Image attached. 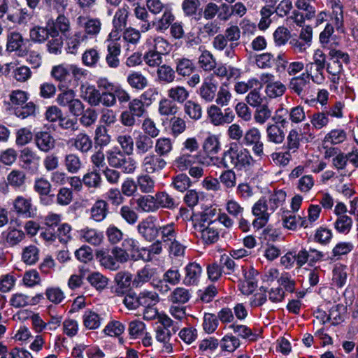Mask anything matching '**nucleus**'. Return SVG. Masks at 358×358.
Here are the masks:
<instances>
[{
	"label": "nucleus",
	"instance_id": "obj_1",
	"mask_svg": "<svg viewBox=\"0 0 358 358\" xmlns=\"http://www.w3.org/2000/svg\"><path fill=\"white\" fill-rule=\"evenodd\" d=\"M212 161L214 160L210 157ZM216 162L213 164L218 167L224 169H232L237 171H246L251 169L256 160L252 156L250 152L241 147L237 143L232 142L225 146L220 157H215Z\"/></svg>",
	"mask_w": 358,
	"mask_h": 358
},
{
	"label": "nucleus",
	"instance_id": "obj_2",
	"mask_svg": "<svg viewBox=\"0 0 358 358\" xmlns=\"http://www.w3.org/2000/svg\"><path fill=\"white\" fill-rule=\"evenodd\" d=\"M106 156L109 166L120 169L125 174H133L137 169V162L135 159L119 148L108 150Z\"/></svg>",
	"mask_w": 358,
	"mask_h": 358
},
{
	"label": "nucleus",
	"instance_id": "obj_3",
	"mask_svg": "<svg viewBox=\"0 0 358 358\" xmlns=\"http://www.w3.org/2000/svg\"><path fill=\"white\" fill-rule=\"evenodd\" d=\"M207 116L210 122L214 126L229 124L233 122L235 117L231 108H225L222 112L217 104H212L207 108Z\"/></svg>",
	"mask_w": 358,
	"mask_h": 358
},
{
	"label": "nucleus",
	"instance_id": "obj_4",
	"mask_svg": "<svg viewBox=\"0 0 358 358\" xmlns=\"http://www.w3.org/2000/svg\"><path fill=\"white\" fill-rule=\"evenodd\" d=\"M13 208L15 214L22 218H33L36 215L37 208L29 196H16L13 201Z\"/></svg>",
	"mask_w": 358,
	"mask_h": 358
},
{
	"label": "nucleus",
	"instance_id": "obj_5",
	"mask_svg": "<svg viewBox=\"0 0 358 358\" xmlns=\"http://www.w3.org/2000/svg\"><path fill=\"white\" fill-rule=\"evenodd\" d=\"M166 161L155 152H150L143 156L141 162L142 170L148 174L159 173L165 169Z\"/></svg>",
	"mask_w": 358,
	"mask_h": 358
},
{
	"label": "nucleus",
	"instance_id": "obj_6",
	"mask_svg": "<svg viewBox=\"0 0 358 358\" xmlns=\"http://www.w3.org/2000/svg\"><path fill=\"white\" fill-rule=\"evenodd\" d=\"M22 35L17 31H11L7 34L6 50L9 52H15L20 57L27 55L28 49Z\"/></svg>",
	"mask_w": 358,
	"mask_h": 358
},
{
	"label": "nucleus",
	"instance_id": "obj_7",
	"mask_svg": "<svg viewBox=\"0 0 358 358\" xmlns=\"http://www.w3.org/2000/svg\"><path fill=\"white\" fill-rule=\"evenodd\" d=\"M129 13L130 7L127 3H123V5L115 11L112 21L113 29L109 34L110 38L116 37L119 31H122V29L126 27Z\"/></svg>",
	"mask_w": 358,
	"mask_h": 358
},
{
	"label": "nucleus",
	"instance_id": "obj_8",
	"mask_svg": "<svg viewBox=\"0 0 358 358\" xmlns=\"http://www.w3.org/2000/svg\"><path fill=\"white\" fill-rule=\"evenodd\" d=\"M47 26L52 33V38L59 36V34L66 36L71 31L70 20L64 14H59L55 20L49 19Z\"/></svg>",
	"mask_w": 358,
	"mask_h": 358
},
{
	"label": "nucleus",
	"instance_id": "obj_9",
	"mask_svg": "<svg viewBox=\"0 0 358 358\" xmlns=\"http://www.w3.org/2000/svg\"><path fill=\"white\" fill-rule=\"evenodd\" d=\"M310 80L309 76L306 75L305 73L297 76H294L289 79L287 85L288 89L292 93L302 98L308 90L310 84Z\"/></svg>",
	"mask_w": 358,
	"mask_h": 358
},
{
	"label": "nucleus",
	"instance_id": "obj_10",
	"mask_svg": "<svg viewBox=\"0 0 358 358\" xmlns=\"http://www.w3.org/2000/svg\"><path fill=\"white\" fill-rule=\"evenodd\" d=\"M34 140L36 148L43 152L48 153L55 148L56 141L49 131L36 132Z\"/></svg>",
	"mask_w": 358,
	"mask_h": 358
},
{
	"label": "nucleus",
	"instance_id": "obj_11",
	"mask_svg": "<svg viewBox=\"0 0 358 358\" xmlns=\"http://www.w3.org/2000/svg\"><path fill=\"white\" fill-rule=\"evenodd\" d=\"M137 229L141 236L146 241H152L159 235V227L151 218H146L139 222Z\"/></svg>",
	"mask_w": 358,
	"mask_h": 358
},
{
	"label": "nucleus",
	"instance_id": "obj_12",
	"mask_svg": "<svg viewBox=\"0 0 358 358\" xmlns=\"http://www.w3.org/2000/svg\"><path fill=\"white\" fill-rule=\"evenodd\" d=\"M156 274L157 268L148 264L145 265L136 272V274L132 281L133 287L138 288L141 287L144 284L148 282H151L155 279Z\"/></svg>",
	"mask_w": 358,
	"mask_h": 358
},
{
	"label": "nucleus",
	"instance_id": "obj_13",
	"mask_svg": "<svg viewBox=\"0 0 358 358\" xmlns=\"http://www.w3.org/2000/svg\"><path fill=\"white\" fill-rule=\"evenodd\" d=\"M34 189L40 195L41 201L43 204L48 205L51 203L54 194H50L52 185L48 180L43 178L36 179Z\"/></svg>",
	"mask_w": 358,
	"mask_h": 358
},
{
	"label": "nucleus",
	"instance_id": "obj_14",
	"mask_svg": "<svg viewBox=\"0 0 358 358\" xmlns=\"http://www.w3.org/2000/svg\"><path fill=\"white\" fill-rule=\"evenodd\" d=\"M181 7L185 17L196 22L201 20L202 4L201 0H183Z\"/></svg>",
	"mask_w": 358,
	"mask_h": 358
},
{
	"label": "nucleus",
	"instance_id": "obj_15",
	"mask_svg": "<svg viewBox=\"0 0 358 358\" xmlns=\"http://www.w3.org/2000/svg\"><path fill=\"white\" fill-rule=\"evenodd\" d=\"M106 50V62L107 65L111 69L117 68L120 64L119 59L121 53L120 44L116 41H109Z\"/></svg>",
	"mask_w": 358,
	"mask_h": 358
},
{
	"label": "nucleus",
	"instance_id": "obj_16",
	"mask_svg": "<svg viewBox=\"0 0 358 358\" xmlns=\"http://www.w3.org/2000/svg\"><path fill=\"white\" fill-rule=\"evenodd\" d=\"M195 230L199 233L200 238L204 244H213L219 240L220 231L218 230L217 224L208 225L207 227L199 226V228Z\"/></svg>",
	"mask_w": 358,
	"mask_h": 358
},
{
	"label": "nucleus",
	"instance_id": "obj_17",
	"mask_svg": "<svg viewBox=\"0 0 358 358\" xmlns=\"http://www.w3.org/2000/svg\"><path fill=\"white\" fill-rule=\"evenodd\" d=\"M78 238L83 242H87L92 245H99L103 238V234L97 229L86 227L78 231Z\"/></svg>",
	"mask_w": 358,
	"mask_h": 358
},
{
	"label": "nucleus",
	"instance_id": "obj_18",
	"mask_svg": "<svg viewBox=\"0 0 358 358\" xmlns=\"http://www.w3.org/2000/svg\"><path fill=\"white\" fill-rule=\"evenodd\" d=\"M185 272L183 284L187 286L195 285L199 282L202 274V268L199 264L191 262L185 266Z\"/></svg>",
	"mask_w": 358,
	"mask_h": 358
},
{
	"label": "nucleus",
	"instance_id": "obj_19",
	"mask_svg": "<svg viewBox=\"0 0 358 358\" xmlns=\"http://www.w3.org/2000/svg\"><path fill=\"white\" fill-rule=\"evenodd\" d=\"M201 55L198 58V65L205 72H210L216 67V59L214 55L203 46H199Z\"/></svg>",
	"mask_w": 358,
	"mask_h": 358
},
{
	"label": "nucleus",
	"instance_id": "obj_20",
	"mask_svg": "<svg viewBox=\"0 0 358 358\" xmlns=\"http://www.w3.org/2000/svg\"><path fill=\"white\" fill-rule=\"evenodd\" d=\"M80 97L86 101L90 106H99L100 91L94 85L86 83L80 87Z\"/></svg>",
	"mask_w": 358,
	"mask_h": 358
},
{
	"label": "nucleus",
	"instance_id": "obj_21",
	"mask_svg": "<svg viewBox=\"0 0 358 358\" xmlns=\"http://www.w3.org/2000/svg\"><path fill=\"white\" fill-rule=\"evenodd\" d=\"M71 146L79 152L86 154L92 148L93 142L86 133H79L69 141Z\"/></svg>",
	"mask_w": 358,
	"mask_h": 358
},
{
	"label": "nucleus",
	"instance_id": "obj_22",
	"mask_svg": "<svg viewBox=\"0 0 358 358\" xmlns=\"http://www.w3.org/2000/svg\"><path fill=\"white\" fill-rule=\"evenodd\" d=\"M50 75L55 81L64 87V85L71 81L70 64L64 63L52 66Z\"/></svg>",
	"mask_w": 358,
	"mask_h": 358
},
{
	"label": "nucleus",
	"instance_id": "obj_23",
	"mask_svg": "<svg viewBox=\"0 0 358 358\" xmlns=\"http://www.w3.org/2000/svg\"><path fill=\"white\" fill-rule=\"evenodd\" d=\"M5 243L8 247H15L26 238L25 233L15 227H9L6 231L2 233Z\"/></svg>",
	"mask_w": 358,
	"mask_h": 358
},
{
	"label": "nucleus",
	"instance_id": "obj_24",
	"mask_svg": "<svg viewBox=\"0 0 358 358\" xmlns=\"http://www.w3.org/2000/svg\"><path fill=\"white\" fill-rule=\"evenodd\" d=\"M108 214V203L103 200L98 199L90 208V218L95 222L103 221Z\"/></svg>",
	"mask_w": 358,
	"mask_h": 358
},
{
	"label": "nucleus",
	"instance_id": "obj_25",
	"mask_svg": "<svg viewBox=\"0 0 358 358\" xmlns=\"http://www.w3.org/2000/svg\"><path fill=\"white\" fill-rule=\"evenodd\" d=\"M81 61L88 68H96L101 62V54L96 48H88L82 54Z\"/></svg>",
	"mask_w": 358,
	"mask_h": 358
},
{
	"label": "nucleus",
	"instance_id": "obj_26",
	"mask_svg": "<svg viewBox=\"0 0 358 358\" xmlns=\"http://www.w3.org/2000/svg\"><path fill=\"white\" fill-rule=\"evenodd\" d=\"M136 152L138 155H147L154 147V141L145 134L140 133L135 138Z\"/></svg>",
	"mask_w": 358,
	"mask_h": 358
},
{
	"label": "nucleus",
	"instance_id": "obj_27",
	"mask_svg": "<svg viewBox=\"0 0 358 358\" xmlns=\"http://www.w3.org/2000/svg\"><path fill=\"white\" fill-rule=\"evenodd\" d=\"M217 91V84L210 79L205 80L199 87V94L206 102H212L216 96Z\"/></svg>",
	"mask_w": 358,
	"mask_h": 358
},
{
	"label": "nucleus",
	"instance_id": "obj_28",
	"mask_svg": "<svg viewBox=\"0 0 358 358\" xmlns=\"http://www.w3.org/2000/svg\"><path fill=\"white\" fill-rule=\"evenodd\" d=\"M176 71L171 66L163 64L157 68V81L159 83L170 84L176 80Z\"/></svg>",
	"mask_w": 358,
	"mask_h": 358
},
{
	"label": "nucleus",
	"instance_id": "obj_29",
	"mask_svg": "<svg viewBox=\"0 0 358 358\" xmlns=\"http://www.w3.org/2000/svg\"><path fill=\"white\" fill-rule=\"evenodd\" d=\"M196 66L192 60L182 57L176 60V73L182 77H188L195 71Z\"/></svg>",
	"mask_w": 358,
	"mask_h": 358
},
{
	"label": "nucleus",
	"instance_id": "obj_30",
	"mask_svg": "<svg viewBox=\"0 0 358 358\" xmlns=\"http://www.w3.org/2000/svg\"><path fill=\"white\" fill-rule=\"evenodd\" d=\"M157 209L166 208L173 210L176 208L178 203L176 200L166 192H158L155 194Z\"/></svg>",
	"mask_w": 358,
	"mask_h": 358
},
{
	"label": "nucleus",
	"instance_id": "obj_31",
	"mask_svg": "<svg viewBox=\"0 0 358 358\" xmlns=\"http://www.w3.org/2000/svg\"><path fill=\"white\" fill-rule=\"evenodd\" d=\"M115 281L117 287L115 288V293L117 295H122L124 290H127L132 283V275L129 272H118L115 277Z\"/></svg>",
	"mask_w": 358,
	"mask_h": 358
},
{
	"label": "nucleus",
	"instance_id": "obj_32",
	"mask_svg": "<svg viewBox=\"0 0 358 358\" xmlns=\"http://www.w3.org/2000/svg\"><path fill=\"white\" fill-rule=\"evenodd\" d=\"M102 23L99 18L89 17L85 20L83 24L84 31L83 34H86L87 39L88 37H96L101 31Z\"/></svg>",
	"mask_w": 358,
	"mask_h": 358
},
{
	"label": "nucleus",
	"instance_id": "obj_33",
	"mask_svg": "<svg viewBox=\"0 0 358 358\" xmlns=\"http://www.w3.org/2000/svg\"><path fill=\"white\" fill-rule=\"evenodd\" d=\"M155 152L164 158L168 157L173 149V141L170 138L161 137L154 142Z\"/></svg>",
	"mask_w": 358,
	"mask_h": 358
},
{
	"label": "nucleus",
	"instance_id": "obj_34",
	"mask_svg": "<svg viewBox=\"0 0 358 358\" xmlns=\"http://www.w3.org/2000/svg\"><path fill=\"white\" fill-rule=\"evenodd\" d=\"M29 36L34 43H42L46 41L49 36L52 38V33L49 31V27L45 24V27L35 26L30 29Z\"/></svg>",
	"mask_w": 358,
	"mask_h": 358
},
{
	"label": "nucleus",
	"instance_id": "obj_35",
	"mask_svg": "<svg viewBox=\"0 0 358 358\" xmlns=\"http://www.w3.org/2000/svg\"><path fill=\"white\" fill-rule=\"evenodd\" d=\"M202 148L209 157L217 155L221 150L219 138L215 135H209L204 139Z\"/></svg>",
	"mask_w": 358,
	"mask_h": 358
},
{
	"label": "nucleus",
	"instance_id": "obj_36",
	"mask_svg": "<svg viewBox=\"0 0 358 358\" xmlns=\"http://www.w3.org/2000/svg\"><path fill=\"white\" fill-rule=\"evenodd\" d=\"M87 40L85 34H83L81 31H76L67 39L66 52L72 55L77 54L81 43Z\"/></svg>",
	"mask_w": 358,
	"mask_h": 358
},
{
	"label": "nucleus",
	"instance_id": "obj_37",
	"mask_svg": "<svg viewBox=\"0 0 358 358\" xmlns=\"http://www.w3.org/2000/svg\"><path fill=\"white\" fill-rule=\"evenodd\" d=\"M175 16L170 8H165L162 16L157 21L152 22V26L156 27L159 32H164L173 23Z\"/></svg>",
	"mask_w": 358,
	"mask_h": 358
},
{
	"label": "nucleus",
	"instance_id": "obj_38",
	"mask_svg": "<svg viewBox=\"0 0 358 358\" xmlns=\"http://www.w3.org/2000/svg\"><path fill=\"white\" fill-rule=\"evenodd\" d=\"M127 81L131 88L142 90L148 85L147 78L140 71H133L127 76Z\"/></svg>",
	"mask_w": 358,
	"mask_h": 358
},
{
	"label": "nucleus",
	"instance_id": "obj_39",
	"mask_svg": "<svg viewBox=\"0 0 358 358\" xmlns=\"http://www.w3.org/2000/svg\"><path fill=\"white\" fill-rule=\"evenodd\" d=\"M31 17L32 14L27 8H20L15 12L8 13L6 16V19L9 22L18 24H26Z\"/></svg>",
	"mask_w": 358,
	"mask_h": 358
},
{
	"label": "nucleus",
	"instance_id": "obj_40",
	"mask_svg": "<svg viewBox=\"0 0 358 358\" xmlns=\"http://www.w3.org/2000/svg\"><path fill=\"white\" fill-rule=\"evenodd\" d=\"M183 110L185 114L194 121H197L202 117V107L195 101L187 100L184 104Z\"/></svg>",
	"mask_w": 358,
	"mask_h": 358
},
{
	"label": "nucleus",
	"instance_id": "obj_41",
	"mask_svg": "<svg viewBox=\"0 0 358 358\" xmlns=\"http://www.w3.org/2000/svg\"><path fill=\"white\" fill-rule=\"evenodd\" d=\"M20 160L25 169H29L33 164H37L40 157L33 150L29 147L24 148L20 151Z\"/></svg>",
	"mask_w": 358,
	"mask_h": 358
},
{
	"label": "nucleus",
	"instance_id": "obj_42",
	"mask_svg": "<svg viewBox=\"0 0 358 358\" xmlns=\"http://www.w3.org/2000/svg\"><path fill=\"white\" fill-rule=\"evenodd\" d=\"M159 294L156 292L143 290L138 294L139 307L155 306L159 302Z\"/></svg>",
	"mask_w": 358,
	"mask_h": 358
},
{
	"label": "nucleus",
	"instance_id": "obj_43",
	"mask_svg": "<svg viewBox=\"0 0 358 358\" xmlns=\"http://www.w3.org/2000/svg\"><path fill=\"white\" fill-rule=\"evenodd\" d=\"M167 95L173 102L176 101L178 103H183L187 101L189 93L185 87L177 85L168 90Z\"/></svg>",
	"mask_w": 358,
	"mask_h": 358
},
{
	"label": "nucleus",
	"instance_id": "obj_44",
	"mask_svg": "<svg viewBox=\"0 0 358 358\" xmlns=\"http://www.w3.org/2000/svg\"><path fill=\"white\" fill-rule=\"evenodd\" d=\"M301 134L298 129H292L287 136L286 150L292 153L296 152L301 146Z\"/></svg>",
	"mask_w": 358,
	"mask_h": 358
},
{
	"label": "nucleus",
	"instance_id": "obj_45",
	"mask_svg": "<svg viewBox=\"0 0 358 358\" xmlns=\"http://www.w3.org/2000/svg\"><path fill=\"white\" fill-rule=\"evenodd\" d=\"M283 129L277 124H269L266 128V138L269 142L281 144L285 140Z\"/></svg>",
	"mask_w": 358,
	"mask_h": 358
},
{
	"label": "nucleus",
	"instance_id": "obj_46",
	"mask_svg": "<svg viewBox=\"0 0 358 358\" xmlns=\"http://www.w3.org/2000/svg\"><path fill=\"white\" fill-rule=\"evenodd\" d=\"M108 132V129L103 125L96 128L94 138L96 148L99 147L101 149L110 143L111 137Z\"/></svg>",
	"mask_w": 358,
	"mask_h": 358
},
{
	"label": "nucleus",
	"instance_id": "obj_47",
	"mask_svg": "<svg viewBox=\"0 0 358 358\" xmlns=\"http://www.w3.org/2000/svg\"><path fill=\"white\" fill-rule=\"evenodd\" d=\"M40 250L34 245H30L23 248L22 260L27 265H34L39 260Z\"/></svg>",
	"mask_w": 358,
	"mask_h": 358
},
{
	"label": "nucleus",
	"instance_id": "obj_48",
	"mask_svg": "<svg viewBox=\"0 0 358 358\" xmlns=\"http://www.w3.org/2000/svg\"><path fill=\"white\" fill-rule=\"evenodd\" d=\"M26 181L24 171L19 169L12 170L7 176V183L15 189L23 187Z\"/></svg>",
	"mask_w": 358,
	"mask_h": 358
},
{
	"label": "nucleus",
	"instance_id": "obj_49",
	"mask_svg": "<svg viewBox=\"0 0 358 358\" xmlns=\"http://www.w3.org/2000/svg\"><path fill=\"white\" fill-rule=\"evenodd\" d=\"M286 199V192L282 189H278L271 193L267 200L269 210L273 213L278 207L282 206Z\"/></svg>",
	"mask_w": 358,
	"mask_h": 358
},
{
	"label": "nucleus",
	"instance_id": "obj_50",
	"mask_svg": "<svg viewBox=\"0 0 358 358\" xmlns=\"http://www.w3.org/2000/svg\"><path fill=\"white\" fill-rule=\"evenodd\" d=\"M347 132L343 129H334L329 131L324 136L323 142L330 143L331 145H338L347 139Z\"/></svg>",
	"mask_w": 358,
	"mask_h": 358
},
{
	"label": "nucleus",
	"instance_id": "obj_51",
	"mask_svg": "<svg viewBox=\"0 0 358 358\" xmlns=\"http://www.w3.org/2000/svg\"><path fill=\"white\" fill-rule=\"evenodd\" d=\"M303 217L296 216L294 212L287 210L282 215V225L285 228L289 230H296L298 227H301V222Z\"/></svg>",
	"mask_w": 358,
	"mask_h": 358
},
{
	"label": "nucleus",
	"instance_id": "obj_52",
	"mask_svg": "<svg viewBox=\"0 0 358 358\" xmlns=\"http://www.w3.org/2000/svg\"><path fill=\"white\" fill-rule=\"evenodd\" d=\"M236 174L232 169H224L219 176V180L227 189H232L236 185Z\"/></svg>",
	"mask_w": 358,
	"mask_h": 358
},
{
	"label": "nucleus",
	"instance_id": "obj_53",
	"mask_svg": "<svg viewBox=\"0 0 358 358\" xmlns=\"http://www.w3.org/2000/svg\"><path fill=\"white\" fill-rule=\"evenodd\" d=\"M135 17L142 21L141 24V30L142 32H145L150 30L152 27V24L149 21L150 15L144 6L138 4L134 10Z\"/></svg>",
	"mask_w": 358,
	"mask_h": 358
},
{
	"label": "nucleus",
	"instance_id": "obj_54",
	"mask_svg": "<svg viewBox=\"0 0 358 358\" xmlns=\"http://www.w3.org/2000/svg\"><path fill=\"white\" fill-rule=\"evenodd\" d=\"M327 63L326 55L322 50H317L313 55V62L306 64V71L308 72L309 75H311L310 72L313 73L315 67H322L324 69L327 66Z\"/></svg>",
	"mask_w": 358,
	"mask_h": 358
},
{
	"label": "nucleus",
	"instance_id": "obj_55",
	"mask_svg": "<svg viewBox=\"0 0 358 358\" xmlns=\"http://www.w3.org/2000/svg\"><path fill=\"white\" fill-rule=\"evenodd\" d=\"M169 129L171 134L177 138L186 131V121L180 117L173 116L170 120Z\"/></svg>",
	"mask_w": 358,
	"mask_h": 358
},
{
	"label": "nucleus",
	"instance_id": "obj_56",
	"mask_svg": "<svg viewBox=\"0 0 358 358\" xmlns=\"http://www.w3.org/2000/svg\"><path fill=\"white\" fill-rule=\"evenodd\" d=\"M138 208L143 212L150 213L157 210L155 196L145 195L136 199Z\"/></svg>",
	"mask_w": 358,
	"mask_h": 358
},
{
	"label": "nucleus",
	"instance_id": "obj_57",
	"mask_svg": "<svg viewBox=\"0 0 358 358\" xmlns=\"http://www.w3.org/2000/svg\"><path fill=\"white\" fill-rule=\"evenodd\" d=\"M101 318L96 313L87 310L83 315V322L88 329H96L101 325Z\"/></svg>",
	"mask_w": 358,
	"mask_h": 358
},
{
	"label": "nucleus",
	"instance_id": "obj_58",
	"mask_svg": "<svg viewBox=\"0 0 358 358\" xmlns=\"http://www.w3.org/2000/svg\"><path fill=\"white\" fill-rule=\"evenodd\" d=\"M223 34L229 43V47L231 49H235L239 45L238 40L241 38V30L238 26L231 25L227 27Z\"/></svg>",
	"mask_w": 358,
	"mask_h": 358
},
{
	"label": "nucleus",
	"instance_id": "obj_59",
	"mask_svg": "<svg viewBox=\"0 0 358 358\" xmlns=\"http://www.w3.org/2000/svg\"><path fill=\"white\" fill-rule=\"evenodd\" d=\"M136 185L143 193H152L154 191L155 180L150 174H141L136 178Z\"/></svg>",
	"mask_w": 358,
	"mask_h": 358
},
{
	"label": "nucleus",
	"instance_id": "obj_60",
	"mask_svg": "<svg viewBox=\"0 0 358 358\" xmlns=\"http://www.w3.org/2000/svg\"><path fill=\"white\" fill-rule=\"evenodd\" d=\"M191 297L189 291L184 287H176L169 296V301L173 303L184 304Z\"/></svg>",
	"mask_w": 358,
	"mask_h": 358
},
{
	"label": "nucleus",
	"instance_id": "obj_61",
	"mask_svg": "<svg viewBox=\"0 0 358 358\" xmlns=\"http://www.w3.org/2000/svg\"><path fill=\"white\" fill-rule=\"evenodd\" d=\"M310 122L313 129L320 130L328 126L330 120L329 117L321 110L313 113L310 117Z\"/></svg>",
	"mask_w": 358,
	"mask_h": 358
},
{
	"label": "nucleus",
	"instance_id": "obj_62",
	"mask_svg": "<svg viewBox=\"0 0 358 358\" xmlns=\"http://www.w3.org/2000/svg\"><path fill=\"white\" fill-rule=\"evenodd\" d=\"M158 111L161 115L175 116L176 113L178 111V106L169 98H163L160 100L159 103Z\"/></svg>",
	"mask_w": 358,
	"mask_h": 358
},
{
	"label": "nucleus",
	"instance_id": "obj_63",
	"mask_svg": "<svg viewBox=\"0 0 358 358\" xmlns=\"http://www.w3.org/2000/svg\"><path fill=\"white\" fill-rule=\"evenodd\" d=\"M347 268L345 266L340 265L336 266L333 270L332 283L338 288L343 287L347 281Z\"/></svg>",
	"mask_w": 358,
	"mask_h": 358
},
{
	"label": "nucleus",
	"instance_id": "obj_64",
	"mask_svg": "<svg viewBox=\"0 0 358 358\" xmlns=\"http://www.w3.org/2000/svg\"><path fill=\"white\" fill-rule=\"evenodd\" d=\"M219 345V340L210 336L201 341L199 349L202 352V355L213 354Z\"/></svg>",
	"mask_w": 358,
	"mask_h": 358
}]
</instances>
